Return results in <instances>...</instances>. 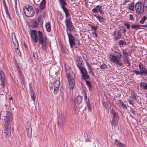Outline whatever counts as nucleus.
<instances>
[{
  "mask_svg": "<svg viewBox=\"0 0 147 147\" xmlns=\"http://www.w3.org/2000/svg\"><path fill=\"white\" fill-rule=\"evenodd\" d=\"M112 113L113 114V117L111 123L112 126L115 127L117 124L118 121L119 120L118 114L117 113L113 111V110L112 111Z\"/></svg>",
  "mask_w": 147,
  "mask_h": 147,
  "instance_id": "nucleus-6",
  "label": "nucleus"
},
{
  "mask_svg": "<svg viewBox=\"0 0 147 147\" xmlns=\"http://www.w3.org/2000/svg\"><path fill=\"white\" fill-rule=\"evenodd\" d=\"M88 101L86 102V104L87 105L88 108V110L89 111H91V107L89 102V98L88 99Z\"/></svg>",
  "mask_w": 147,
  "mask_h": 147,
  "instance_id": "nucleus-39",
  "label": "nucleus"
},
{
  "mask_svg": "<svg viewBox=\"0 0 147 147\" xmlns=\"http://www.w3.org/2000/svg\"><path fill=\"white\" fill-rule=\"evenodd\" d=\"M145 10L147 11V0H145L144 3Z\"/></svg>",
  "mask_w": 147,
  "mask_h": 147,
  "instance_id": "nucleus-46",
  "label": "nucleus"
},
{
  "mask_svg": "<svg viewBox=\"0 0 147 147\" xmlns=\"http://www.w3.org/2000/svg\"><path fill=\"white\" fill-rule=\"evenodd\" d=\"M86 84L88 86L90 90H91L92 88L91 83L90 81L86 80Z\"/></svg>",
  "mask_w": 147,
  "mask_h": 147,
  "instance_id": "nucleus-31",
  "label": "nucleus"
},
{
  "mask_svg": "<svg viewBox=\"0 0 147 147\" xmlns=\"http://www.w3.org/2000/svg\"><path fill=\"white\" fill-rule=\"evenodd\" d=\"M18 75L20 79V80L21 81L22 84H25V83L24 79L22 76V74L20 70H19L18 71Z\"/></svg>",
  "mask_w": 147,
  "mask_h": 147,
  "instance_id": "nucleus-23",
  "label": "nucleus"
},
{
  "mask_svg": "<svg viewBox=\"0 0 147 147\" xmlns=\"http://www.w3.org/2000/svg\"><path fill=\"white\" fill-rule=\"evenodd\" d=\"M65 23L67 28L68 29L69 31H71L74 28V26L71 20L68 19L67 18H66L65 20Z\"/></svg>",
  "mask_w": 147,
  "mask_h": 147,
  "instance_id": "nucleus-9",
  "label": "nucleus"
},
{
  "mask_svg": "<svg viewBox=\"0 0 147 147\" xmlns=\"http://www.w3.org/2000/svg\"><path fill=\"white\" fill-rule=\"evenodd\" d=\"M66 119L63 115H61L58 117V124H61L62 126H63L64 123Z\"/></svg>",
  "mask_w": 147,
  "mask_h": 147,
  "instance_id": "nucleus-12",
  "label": "nucleus"
},
{
  "mask_svg": "<svg viewBox=\"0 0 147 147\" xmlns=\"http://www.w3.org/2000/svg\"><path fill=\"white\" fill-rule=\"evenodd\" d=\"M123 55H128V53L127 52H126L125 51H123Z\"/></svg>",
  "mask_w": 147,
  "mask_h": 147,
  "instance_id": "nucleus-59",
  "label": "nucleus"
},
{
  "mask_svg": "<svg viewBox=\"0 0 147 147\" xmlns=\"http://www.w3.org/2000/svg\"><path fill=\"white\" fill-rule=\"evenodd\" d=\"M124 25L126 26L127 29H129L130 28V25L128 23H125Z\"/></svg>",
  "mask_w": 147,
  "mask_h": 147,
  "instance_id": "nucleus-50",
  "label": "nucleus"
},
{
  "mask_svg": "<svg viewBox=\"0 0 147 147\" xmlns=\"http://www.w3.org/2000/svg\"><path fill=\"white\" fill-rule=\"evenodd\" d=\"M147 18L145 16H144L141 20L140 21L139 23L141 24H143L144 23V21Z\"/></svg>",
  "mask_w": 147,
  "mask_h": 147,
  "instance_id": "nucleus-38",
  "label": "nucleus"
},
{
  "mask_svg": "<svg viewBox=\"0 0 147 147\" xmlns=\"http://www.w3.org/2000/svg\"><path fill=\"white\" fill-rule=\"evenodd\" d=\"M61 51L64 54H67L68 52V50L65 46H62L61 49Z\"/></svg>",
  "mask_w": 147,
  "mask_h": 147,
  "instance_id": "nucleus-29",
  "label": "nucleus"
},
{
  "mask_svg": "<svg viewBox=\"0 0 147 147\" xmlns=\"http://www.w3.org/2000/svg\"><path fill=\"white\" fill-rule=\"evenodd\" d=\"M119 44L120 45H123L125 44V42L123 40H121L119 41Z\"/></svg>",
  "mask_w": 147,
  "mask_h": 147,
  "instance_id": "nucleus-42",
  "label": "nucleus"
},
{
  "mask_svg": "<svg viewBox=\"0 0 147 147\" xmlns=\"http://www.w3.org/2000/svg\"><path fill=\"white\" fill-rule=\"evenodd\" d=\"M140 86L142 89L147 90V84L146 83L141 82L140 83Z\"/></svg>",
  "mask_w": 147,
  "mask_h": 147,
  "instance_id": "nucleus-21",
  "label": "nucleus"
},
{
  "mask_svg": "<svg viewBox=\"0 0 147 147\" xmlns=\"http://www.w3.org/2000/svg\"><path fill=\"white\" fill-rule=\"evenodd\" d=\"M129 103L132 105H133L134 104V102L132 100H129Z\"/></svg>",
  "mask_w": 147,
  "mask_h": 147,
  "instance_id": "nucleus-53",
  "label": "nucleus"
},
{
  "mask_svg": "<svg viewBox=\"0 0 147 147\" xmlns=\"http://www.w3.org/2000/svg\"><path fill=\"white\" fill-rule=\"evenodd\" d=\"M92 34L93 35H94L95 36V37L96 38L97 37V35L96 33V31H94L92 32Z\"/></svg>",
  "mask_w": 147,
  "mask_h": 147,
  "instance_id": "nucleus-56",
  "label": "nucleus"
},
{
  "mask_svg": "<svg viewBox=\"0 0 147 147\" xmlns=\"http://www.w3.org/2000/svg\"><path fill=\"white\" fill-rule=\"evenodd\" d=\"M45 0H42L40 4V8L41 9H43L45 7Z\"/></svg>",
  "mask_w": 147,
  "mask_h": 147,
  "instance_id": "nucleus-26",
  "label": "nucleus"
},
{
  "mask_svg": "<svg viewBox=\"0 0 147 147\" xmlns=\"http://www.w3.org/2000/svg\"><path fill=\"white\" fill-rule=\"evenodd\" d=\"M130 3H129L128 5V8L131 11H134V3L133 1L131 2L130 1Z\"/></svg>",
  "mask_w": 147,
  "mask_h": 147,
  "instance_id": "nucleus-30",
  "label": "nucleus"
},
{
  "mask_svg": "<svg viewBox=\"0 0 147 147\" xmlns=\"http://www.w3.org/2000/svg\"><path fill=\"white\" fill-rule=\"evenodd\" d=\"M82 97L80 96H78L76 98V100L75 101V103L78 104H80L82 102Z\"/></svg>",
  "mask_w": 147,
  "mask_h": 147,
  "instance_id": "nucleus-25",
  "label": "nucleus"
},
{
  "mask_svg": "<svg viewBox=\"0 0 147 147\" xmlns=\"http://www.w3.org/2000/svg\"><path fill=\"white\" fill-rule=\"evenodd\" d=\"M94 16L96 18V19L98 20L99 22H104L106 20V19L105 18L99 16H97L96 15H94Z\"/></svg>",
  "mask_w": 147,
  "mask_h": 147,
  "instance_id": "nucleus-22",
  "label": "nucleus"
},
{
  "mask_svg": "<svg viewBox=\"0 0 147 147\" xmlns=\"http://www.w3.org/2000/svg\"><path fill=\"white\" fill-rule=\"evenodd\" d=\"M33 56L34 58L37 59V54L36 53H33Z\"/></svg>",
  "mask_w": 147,
  "mask_h": 147,
  "instance_id": "nucleus-52",
  "label": "nucleus"
},
{
  "mask_svg": "<svg viewBox=\"0 0 147 147\" xmlns=\"http://www.w3.org/2000/svg\"><path fill=\"white\" fill-rule=\"evenodd\" d=\"M141 26L140 25H133L131 26V27L133 29L137 30Z\"/></svg>",
  "mask_w": 147,
  "mask_h": 147,
  "instance_id": "nucleus-37",
  "label": "nucleus"
},
{
  "mask_svg": "<svg viewBox=\"0 0 147 147\" xmlns=\"http://www.w3.org/2000/svg\"><path fill=\"white\" fill-rule=\"evenodd\" d=\"M68 81L69 85V88L73 89L75 85L74 79H70V80H68Z\"/></svg>",
  "mask_w": 147,
  "mask_h": 147,
  "instance_id": "nucleus-18",
  "label": "nucleus"
},
{
  "mask_svg": "<svg viewBox=\"0 0 147 147\" xmlns=\"http://www.w3.org/2000/svg\"><path fill=\"white\" fill-rule=\"evenodd\" d=\"M130 111L134 115L136 114V111L134 110H133L132 108H130Z\"/></svg>",
  "mask_w": 147,
  "mask_h": 147,
  "instance_id": "nucleus-44",
  "label": "nucleus"
},
{
  "mask_svg": "<svg viewBox=\"0 0 147 147\" xmlns=\"http://www.w3.org/2000/svg\"><path fill=\"white\" fill-rule=\"evenodd\" d=\"M23 10L24 13L26 17H31L34 14V11L31 6H28V7H24Z\"/></svg>",
  "mask_w": 147,
  "mask_h": 147,
  "instance_id": "nucleus-3",
  "label": "nucleus"
},
{
  "mask_svg": "<svg viewBox=\"0 0 147 147\" xmlns=\"http://www.w3.org/2000/svg\"><path fill=\"white\" fill-rule=\"evenodd\" d=\"M31 83L29 84V87H30V89H32V87L31 86Z\"/></svg>",
  "mask_w": 147,
  "mask_h": 147,
  "instance_id": "nucleus-64",
  "label": "nucleus"
},
{
  "mask_svg": "<svg viewBox=\"0 0 147 147\" xmlns=\"http://www.w3.org/2000/svg\"><path fill=\"white\" fill-rule=\"evenodd\" d=\"M76 64L77 66L78 65L82 66L84 65L83 60L80 56L77 57Z\"/></svg>",
  "mask_w": 147,
  "mask_h": 147,
  "instance_id": "nucleus-15",
  "label": "nucleus"
},
{
  "mask_svg": "<svg viewBox=\"0 0 147 147\" xmlns=\"http://www.w3.org/2000/svg\"><path fill=\"white\" fill-rule=\"evenodd\" d=\"M32 26L34 28H36L38 26L37 22L35 20L33 22Z\"/></svg>",
  "mask_w": 147,
  "mask_h": 147,
  "instance_id": "nucleus-40",
  "label": "nucleus"
},
{
  "mask_svg": "<svg viewBox=\"0 0 147 147\" xmlns=\"http://www.w3.org/2000/svg\"><path fill=\"white\" fill-rule=\"evenodd\" d=\"M68 38L69 41V43L70 47L71 48L73 47V45H76L74 40L75 38L71 34H69L67 32Z\"/></svg>",
  "mask_w": 147,
  "mask_h": 147,
  "instance_id": "nucleus-7",
  "label": "nucleus"
},
{
  "mask_svg": "<svg viewBox=\"0 0 147 147\" xmlns=\"http://www.w3.org/2000/svg\"><path fill=\"white\" fill-rule=\"evenodd\" d=\"M77 43L78 46H80V40L78 39L77 40Z\"/></svg>",
  "mask_w": 147,
  "mask_h": 147,
  "instance_id": "nucleus-57",
  "label": "nucleus"
},
{
  "mask_svg": "<svg viewBox=\"0 0 147 147\" xmlns=\"http://www.w3.org/2000/svg\"><path fill=\"white\" fill-rule=\"evenodd\" d=\"M30 96L32 100L34 102H35V94L34 92L33 91L32 89H30Z\"/></svg>",
  "mask_w": 147,
  "mask_h": 147,
  "instance_id": "nucleus-28",
  "label": "nucleus"
},
{
  "mask_svg": "<svg viewBox=\"0 0 147 147\" xmlns=\"http://www.w3.org/2000/svg\"><path fill=\"white\" fill-rule=\"evenodd\" d=\"M89 78V76L88 75V73L82 75V78L83 80H86Z\"/></svg>",
  "mask_w": 147,
  "mask_h": 147,
  "instance_id": "nucleus-33",
  "label": "nucleus"
},
{
  "mask_svg": "<svg viewBox=\"0 0 147 147\" xmlns=\"http://www.w3.org/2000/svg\"><path fill=\"white\" fill-rule=\"evenodd\" d=\"M130 0H124L123 4L124 5H126L128 2L130 1Z\"/></svg>",
  "mask_w": 147,
  "mask_h": 147,
  "instance_id": "nucleus-49",
  "label": "nucleus"
},
{
  "mask_svg": "<svg viewBox=\"0 0 147 147\" xmlns=\"http://www.w3.org/2000/svg\"><path fill=\"white\" fill-rule=\"evenodd\" d=\"M129 16V19L130 20H132L134 19V18L132 15L130 14V15Z\"/></svg>",
  "mask_w": 147,
  "mask_h": 147,
  "instance_id": "nucleus-54",
  "label": "nucleus"
},
{
  "mask_svg": "<svg viewBox=\"0 0 147 147\" xmlns=\"http://www.w3.org/2000/svg\"><path fill=\"white\" fill-rule=\"evenodd\" d=\"M13 119L12 114L10 112H8L4 117V131L6 137L10 136L11 133L10 122Z\"/></svg>",
  "mask_w": 147,
  "mask_h": 147,
  "instance_id": "nucleus-1",
  "label": "nucleus"
},
{
  "mask_svg": "<svg viewBox=\"0 0 147 147\" xmlns=\"http://www.w3.org/2000/svg\"><path fill=\"white\" fill-rule=\"evenodd\" d=\"M0 79L1 82V85L3 87H4V86L5 85V77L4 74L3 72L1 71L0 72Z\"/></svg>",
  "mask_w": 147,
  "mask_h": 147,
  "instance_id": "nucleus-13",
  "label": "nucleus"
},
{
  "mask_svg": "<svg viewBox=\"0 0 147 147\" xmlns=\"http://www.w3.org/2000/svg\"><path fill=\"white\" fill-rule=\"evenodd\" d=\"M51 31V24L49 22H47V31L50 32Z\"/></svg>",
  "mask_w": 147,
  "mask_h": 147,
  "instance_id": "nucleus-34",
  "label": "nucleus"
},
{
  "mask_svg": "<svg viewBox=\"0 0 147 147\" xmlns=\"http://www.w3.org/2000/svg\"><path fill=\"white\" fill-rule=\"evenodd\" d=\"M115 143L119 147H126L124 144L121 143L120 142L118 141L117 139L115 140Z\"/></svg>",
  "mask_w": 147,
  "mask_h": 147,
  "instance_id": "nucleus-20",
  "label": "nucleus"
},
{
  "mask_svg": "<svg viewBox=\"0 0 147 147\" xmlns=\"http://www.w3.org/2000/svg\"><path fill=\"white\" fill-rule=\"evenodd\" d=\"M14 38H15V42H16V43L18 45V41L17 40V39L16 38V36H15V34H14Z\"/></svg>",
  "mask_w": 147,
  "mask_h": 147,
  "instance_id": "nucleus-58",
  "label": "nucleus"
},
{
  "mask_svg": "<svg viewBox=\"0 0 147 147\" xmlns=\"http://www.w3.org/2000/svg\"><path fill=\"white\" fill-rule=\"evenodd\" d=\"M59 80L57 81L56 80L54 84V88L53 90V93L55 94H56L58 92L59 88Z\"/></svg>",
  "mask_w": 147,
  "mask_h": 147,
  "instance_id": "nucleus-14",
  "label": "nucleus"
},
{
  "mask_svg": "<svg viewBox=\"0 0 147 147\" xmlns=\"http://www.w3.org/2000/svg\"><path fill=\"white\" fill-rule=\"evenodd\" d=\"M139 66L140 71L142 75H147V69L145 68L144 67L143 65L141 63L139 64Z\"/></svg>",
  "mask_w": 147,
  "mask_h": 147,
  "instance_id": "nucleus-10",
  "label": "nucleus"
},
{
  "mask_svg": "<svg viewBox=\"0 0 147 147\" xmlns=\"http://www.w3.org/2000/svg\"><path fill=\"white\" fill-rule=\"evenodd\" d=\"M3 3L4 6L5 7V9L7 8L8 7H7V5H6V2H5V0H3Z\"/></svg>",
  "mask_w": 147,
  "mask_h": 147,
  "instance_id": "nucleus-48",
  "label": "nucleus"
},
{
  "mask_svg": "<svg viewBox=\"0 0 147 147\" xmlns=\"http://www.w3.org/2000/svg\"><path fill=\"white\" fill-rule=\"evenodd\" d=\"M87 94H86V93L85 94V96H84V99L85 100L87 99Z\"/></svg>",
  "mask_w": 147,
  "mask_h": 147,
  "instance_id": "nucleus-62",
  "label": "nucleus"
},
{
  "mask_svg": "<svg viewBox=\"0 0 147 147\" xmlns=\"http://www.w3.org/2000/svg\"><path fill=\"white\" fill-rule=\"evenodd\" d=\"M5 9V11L7 15V16H8L10 15L8 11V8H6V9Z\"/></svg>",
  "mask_w": 147,
  "mask_h": 147,
  "instance_id": "nucleus-51",
  "label": "nucleus"
},
{
  "mask_svg": "<svg viewBox=\"0 0 147 147\" xmlns=\"http://www.w3.org/2000/svg\"><path fill=\"white\" fill-rule=\"evenodd\" d=\"M107 67V65L105 64L102 65H101L100 66V68L101 69H105Z\"/></svg>",
  "mask_w": 147,
  "mask_h": 147,
  "instance_id": "nucleus-47",
  "label": "nucleus"
},
{
  "mask_svg": "<svg viewBox=\"0 0 147 147\" xmlns=\"http://www.w3.org/2000/svg\"><path fill=\"white\" fill-rule=\"evenodd\" d=\"M86 65H87L88 68V72L89 74L90 73H91L92 75V76H93L94 75L93 72V69L91 67L90 65H89V63L87 61H86Z\"/></svg>",
  "mask_w": 147,
  "mask_h": 147,
  "instance_id": "nucleus-19",
  "label": "nucleus"
},
{
  "mask_svg": "<svg viewBox=\"0 0 147 147\" xmlns=\"http://www.w3.org/2000/svg\"><path fill=\"white\" fill-rule=\"evenodd\" d=\"M65 14V16L66 18H67L69 15V12L68 9L65 7H61Z\"/></svg>",
  "mask_w": 147,
  "mask_h": 147,
  "instance_id": "nucleus-24",
  "label": "nucleus"
},
{
  "mask_svg": "<svg viewBox=\"0 0 147 147\" xmlns=\"http://www.w3.org/2000/svg\"><path fill=\"white\" fill-rule=\"evenodd\" d=\"M123 61L126 64H128L127 66H130V63L129 62V60L128 59V57L126 56L125 57H123Z\"/></svg>",
  "mask_w": 147,
  "mask_h": 147,
  "instance_id": "nucleus-32",
  "label": "nucleus"
},
{
  "mask_svg": "<svg viewBox=\"0 0 147 147\" xmlns=\"http://www.w3.org/2000/svg\"><path fill=\"white\" fill-rule=\"evenodd\" d=\"M135 8L136 13L138 15L142 14L145 10L144 4H143L141 2H138L136 4Z\"/></svg>",
  "mask_w": 147,
  "mask_h": 147,
  "instance_id": "nucleus-4",
  "label": "nucleus"
},
{
  "mask_svg": "<svg viewBox=\"0 0 147 147\" xmlns=\"http://www.w3.org/2000/svg\"><path fill=\"white\" fill-rule=\"evenodd\" d=\"M50 90H51L52 91H53V90H54V89H53V86H51V87H50Z\"/></svg>",
  "mask_w": 147,
  "mask_h": 147,
  "instance_id": "nucleus-61",
  "label": "nucleus"
},
{
  "mask_svg": "<svg viewBox=\"0 0 147 147\" xmlns=\"http://www.w3.org/2000/svg\"><path fill=\"white\" fill-rule=\"evenodd\" d=\"M109 59L111 61L114 63L120 66H122L123 65L122 63L120 62V59L115 55H109Z\"/></svg>",
  "mask_w": 147,
  "mask_h": 147,
  "instance_id": "nucleus-5",
  "label": "nucleus"
},
{
  "mask_svg": "<svg viewBox=\"0 0 147 147\" xmlns=\"http://www.w3.org/2000/svg\"><path fill=\"white\" fill-rule=\"evenodd\" d=\"M9 100H10L9 101V102L10 104L11 103L13 102V98L12 96L10 97L9 98Z\"/></svg>",
  "mask_w": 147,
  "mask_h": 147,
  "instance_id": "nucleus-55",
  "label": "nucleus"
},
{
  "mask_svg": "<svg viewBox=\"0 0 147 147\" xmlns=\"http://www.w3.org/2000/svg\"><path fill=\"white\" fill-rule=\"evenodd\" d=\"M121 36V34L119 32L117 33V35L114 37V39L115 40H117L119 39Z\"/></svg>",
  "mask_w": 147,
  "mask_h": 147,
  "instance_id": "nucleus-35",
  "label": "nucleus"
},
{
  "mask_svg": "<svg viewBox=\"0 0 147 147\" xmlns=\"http://www.w3.org/2000/svg\"><path fill=\"white\" fill-rule=\"evenodd\" d=\"M102 9V6L97 5L96 8L92 9V11L93 13H97L98 10L100 14H103L104 12L103 11Z\"/></svg>",
  "mask_w": 147,
  "mask_h": 147,
  "instance_id": "nucleus-11",
  "label": "nucleus"
},
{
  "mask_svg": "<svg viewBox=\"0 0 147 147\" xmlns=\"http://www.w3.org/2000/svg\"><path fill=\"white\" fill-rule=\"evenodd\" d=\"M126 32V30L125 28H124L123 30V31H122V33H125Z\"/></svg>",
  "mask_w": 147,
  "mask_h": 147,
  "instance_id": "nucleus-63",
  "label": "nucleus"
},
{
  "mask_svg": "<svg viewBox=\"0 0 147 147\" xmlns=\"http://www.w3.org/2000/svg\"><path fill=\"white\" fill-rule=\"evenodd\" d=\"M90 26L91 28L94 30V31H96L97 29V28L98 27V26H95L92 25Z\"/></svg>",
  "mask_w": 147,
  "mask_h": 147,
  "instance_id": "nucleus-45",
  "label": "nucleus"
},
{
  "mask_svg": "<svg viewBox=\"0 0 147 147\" xmlns=\"http://www.w3.org/2000/svg\"><path fill=\"white\" fill-rule=\"evenodd\" d=\"M119 103L120 105H121L123 108L124 109H127V107L124 104L123 101H121V100H118Z\"/></svg>",
  "mask_w": 147,
  "mask_h": 147,
  "instance_id": "nucleus-36",
  "label": "nucleus"
},
{
  "mask_svg": "<svg viewBox=\"0 0 147 147\" xmlns=\"http://www.w3.org/2000/svg\"><path fill=\"white\" fill-rule=\"evenodd\" d=\"M133 71L134 73L136 74L137 75H138L139 74L140 75H142L140 71L134 70Z\"/></svg>",
  "mask_w": 147,
  "mask_h": 147,
  "instance_id": "nucleus-41",
  "label": "nucleus"
},
{
  "mask_svg": "<svg viewBox=\"0 0 147 147\" xmlns=\"http://www.w3.org/2000/svg\"><path fill=\"white\" fill-rule=\"evenodd\" d=\"M30 34L32 40L35 42H37L39 40L40 44H42L43 42V38L42 33L40 31L35 30H31Z\"/></svg>",
  "mask_w": 147,
  "mask_h": 147,
  "instance_id": "nucleus-2",
  "label": "nucleus"
},
{
  "mask_svg": "<svg viewBox=\"0 0 147 147\" xmlns=\"http://www.w3.org/2000/svg\"><path fill=\"white\" fill-rule=\"evenodd\" d=\"M27 135L29 138L32 137V128L31 126H27L26 127Z\"/></svg>",
  "mask_w": 147,
  "mask_h": 147,
  "instance_id": "nucleus-16",
  "label": "nucleus"
},
{
  "mask_svg": "<svg viewBox=\"0 0 147 147\" xmlns=\"http://www.w3.org/2000/svg\"><path fill=\"white\" fill-rule=\"evenodd\" d=\"M66 73L68 80L74 79L75 78V74L72 71L71 69L67 70L66 69Z\"/></svg>",
  "mask_w": 147,
  "mask_h": 147,
  "instance_id": "nucleus-8",
  "label": "nucleus"
},
{
  "mask_svg": "<svg viewBox=\"0 0 147 147\" xmlns=\"http://www.w3.org/2000/svg\"><path fill=\"white\" fill-rule=\"evenodd\" d=\"M42 48L43 50L44 49L45 50L46 47V45H42Z\"/></svg>",
  "mask_w": 147,
  "mask_h": 147,
  "instance_id": "nucleus-60",
  "label": "nucleus"
},
{
  "mask_svg": "<svg viewBox=\"0 0 147 147\" xmlns=\"http://www.w3.org/2000/svg\"><path fill=\"white\" fill-rule=\"evenodd\" d=\"M115 53H118V55H116L115 56L117 57L118 58H119V59H120V58L122 57V55L120 53H118L116 51H115Z\"/></svg>",
  "mask_w": 147,
  "mask_h": 147,
  "instance_id": "nucleus-43",
  "label": "nucleus"
},
{
  "mask_svg": "<svg viewBox=\"0 0 147 147\" xmlns=\"http://www.w3.org/2000/svg\"><path fill=\"white\" fill-rule=\"evenodd\" d=\"M60 5L61 7H64L67 5V4L66 2V0H58Z\"/></svg>",
  "mask_w": 147,
  "mask_h": 147,
  "instance_id": "nucleus-27",
  "label": "nucleus"
},
{
  "mask_svg": "<svg viewBox=\"0 0 147 147\" xmlns=\"http://www.w3.org/2000/svg\"><path fill=\"white\" fill-rule=\"evenodd\" d=\"M78 67L80 70L82 75L88 73L86 69L82 66L78 65Z\"/></svg>",
  "mask_w": 147,
  "mask_h": 147,
  "instance_id": "nucleus-17",
  "label": "nucleus"
}]
</instances>
